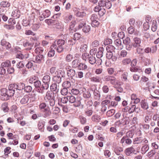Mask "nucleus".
Here are the masks:
<instances>
[{"label": "nucleus", "instance_id": "obj_15", "mask_svg": "<svg viewBox=\"0 0 159 159\" xmlns=\"http://www.w3.org/2000/svg\"><path fill=\"white\" fill-rule=\"evenodd\" d=\"M42 81L44 86H43L44 89H48L49 87V84L50 82V79H46L43 78L42 79Z\"/></svg>", "mask_w": 159, "mask_h": 159}, {"label": "nucleus", "instance_id": "obj_35", "mask_svg": "<svg viewBox=\"0 0 159 159\" xmlns=\"http://www.w3.org/2000/svg\"><path fill=\"white\" fill-rule=\"evenodd\" d=\"M16 67L20 70L24 67V64L23 61H20L17 64Z\"/></svg>", "mask_w": 159, "mask_h": 159}, {"label": "nucleus", "instance_id": "obj_29", "mask_svg": "<svg viewBox=\"0 0 159 159\" xmlns=\"http://www.w3.org/2000/svg\"><path fill=\"white\" fill-rule=\"evenodd\" d=\"M7 89L5 88H2L0 89V96L3 97H6L7 94Z\"/></svg>", "mask_w": 159, "mask_h": 159}, {"label": "nucleus", "instance_id": "obj_36", "mask_svg": "<svg viewBox=\"0 0 159 159\" xmlns=\"http://www.w3.org/2000/svg\"><path fill=\"white\" fill-rule=\"evenodd\" d=\"M1 7H8L10 6V3L6 1H2L0 3V4Z\"/></svg>", "mask_w": 159, "mask_h": 159}, {"label": "nucleus", "instance_id": "obj_25", "mask_svg": "<svg viewBox=\"0 0 159 159\" xmlns=\"http://www.w3.org/2000/svg\"><path fill=\"white\" fill-rule=\"evenodd\" d=\"M79 63V60L78 59H76L73 60L72 62L73 68H78Z\"/></svg>", "mask_w": 159, "mask_h": 159}, {"label": "nucleus", "instance_id": "obj_23", "mask_svg": "<svg viewBox=\"0 0 159 159\" xmlns=\"http://www.w3.org/2000/svg\"><path fill=\"white\" fill-rule=\"evenodd\" d=\"M115 79L116 78L114 76L111 75L105 76L104 78V80L106 81L109 80L114 81Z\"/></svg>", "mask_w": 159, "mask_h": 159}, {"label": "nucleus", "instance_id": "obj_13", "mask_svg": "<svg viewBox=\"0 0 159 159\" xmlns=\"http://www.w3.org/2000/svg\"><path fill=\"white\" fill-rule=\"evenodd\" d=\"M78 69L80 70H88V66L85 64L82 63H79Z\"/></svg>", "mask_w": 159, "mask_h": 159}, {"label": "nucleus", "instance_id": "obj_2", "mask_svg": "<svg viewBox=\"0 0 159 159\" xmlns=\"http://www.w3.org/2000/svg\"><path fill=\"white\" fill-rule=\"evenodd\" d=\"M34 83L35 88L33 92L34 93L33 95L35 100H37L39 99V94L40 93V81H35Z\"/></svg>", "mask_w": 159, "mask_h": 159}, {"label": "nucleus", "instance_id": "obj_16", "mask_svg": "<svg viewBox=\"0 0 159 159\" xmlns=\"http://www.w3.org/2000/svg\"><path fill=\"white\" fill-rule=\"evenodd\" d=\"M140 46V45L137 44V43H135V42H131L130 43V45L127 46V50H130L133 47L134 48H137L139 47Z\"/></svg>", "mask_w": 159, "mask_h": 159}, {"label": "nucleus", "instance_id": "obj_18", "mask_svg": "<svg viewBox=\"0 0 159 159\" xmlns=\"http://www.w3.org/2000/svg\"><path fill=\"white\" fill-rule=\"evenodd\" d=\"M1 109L5 112H8L9 108L8 107V103L6 102L3 103L1 106Z\"/></svg>", "mask_w": 159, "mask_h": 159}, {"label": "nucleus", "instance_id": "obj_46", "mask_svg": "<svg viewBox=\"0 0 159 159\" xmlns=\"http://www.w3.org/2000/svg\"><path fill=\"white\" fill-rule=\"evenodd\" d=\"M134 28L133 26H130L128 29V33L130 34H133L134 31Z\"/></svg>", "mask_w": 159, "mask_h": 159}, {"label": "nucleus", "instance_id": "obj_42", "mask_svg": "<svg viewBox=\"0 0 159 159\" xmlns=\"http://www.w3.org/2000/svg\"><path fill=\"white\" fill-rule=\"evenodd\" d=\"M82 147L81 144H80L77 146V147L75 148V150L76 152L79 153L81 150H82Z\"/></svg>", "mask_w": 159, "mask_h": 159}, {"label": "nucleus", "instance_id": "obj_7", "mask_svg": "<svg viewBox=\"0 0 159 159\" xmlns=\"http://www.w3.org/2000/svg\"><path fill=\"white\" fill-rule=\"evenodd\" d=\"M35 52L37 55L35 57L34 62L39 63H40V47H37L35 50Z\"/></svg>", "mask_w": 159, "mask_h": 159}, {"label": "nucleus", "instance_id": "obj_30", "mask_svg": "<svg viewBox=\"0 0 159 159\" xmlns=\"http://www.w3.org/2000/svg\"><path fill=\"white\" fill-rule=\"evenodd\" d=\"M115 110L114 109L110 110L107 111L106 113V115L108 116H112L115 113Z\"/></svg>", "mask_w": 159, "mask_h": 159}, {"label": "nucleus", "instance_id": "obj_60", "mask_svg": "<svg viewBox=\"0 0 159 159\" xmlns=\"http://www.w3.org/2000/svg\"><path fill=\"white\" fill-rule=\"evenodd\" d=\"M71 92L75 95H77L80 93V91L78 89H73L71 90Z\"/></svg>", "mask_w": 159, "mask_h": 159}, {"label": "nucleus", "instance_id": "obj_58", "mask_svg": "<svg viewBox=\"0 0 159 159\" xmlns=\"http://www.w3.org/2000/svg\"><path fill=\"white\" fill-rule=\"evenodd\" d=\"M73 103V105L74 107H79L81 104L80 100H78L77 98V100H75V102H74Z\"/></svg>", "mask_w": 159, "mask_h": 159}, {"label": "nucleus", "instance_id": "obj_22", "mask_svg": "<svg viewBox=\"0 0 159 159\" xmlns=\"http://www.w3.org/2000/svg\"><path fill=\"white\" fill-rule=\"evenodd\" d=\"M89 54L87 55V56L88 57V58H89V62L91 64H94L96 61L95 57L93 56L89 57Z\"/></svg>", "mask_w": 159, "mask_h": 159}, {"label": "nucleus", "instance_id": "obj_62", "mask_svg": "<svg viewBox=\"0 0 159 159\" xmlns=\"http://www.w3.org/2000/svg\"><path fill=\"white\" fill-rule=\"evenodd\" d=\"M69 98V102L71 103H73L75 102L76 99L75 97L71 96L68 97Z\"/></svg>", "mask_w": 159, "mask_h": 159}, {"label": "nucleus", "instance_id": "obj_34", "mask_svg": "<svg viewBox=\"0 0 159 159\" xmlns=\"http://www.w3.org/2000/svg\"><path fill=\"white\" fill-rule=\"evenodd\" d=\"M129 70L132 72H136L139 71L141 70V69L139 68V67L138 66H136L135 67H130Z\"/></svg>", "mask_w": 159, "mask_h": 159}, {"label": "nucleus", "instance_id": "obj_41", "mask_svg": "<svg viewBox=\"0 0 159 159\" xmlns=\"http://www.w3.org/2000/svg\"><path fill=\"white\" fill-rule=\"evenodd\" d=\"M76 21L75 20H72L70 23L69 27L70 30H72V29L75 27Z\"/></svg>", "mask_w": 159, "mask_h": 159}, {"label": "nucleus", "instance_id": "obj_17", "mask_svg": "<svg viewBox=\"0 0 159 159\" xmlns=\"http://www.w3.org/2000/svg\"><path fill=\"white\" fill-rule=\"evenodd\" d=\"M11 66V61L9 60L2 62L1 64L2 67L8 68Z\"/></svg>", "mask_w": 159, "mask_h": 159}, {"label": "nucleus", "instance_id": "obj_32", "mask_svg": "<svg viewBox=\"0 0 159 159\" xmlns=\"http://www.w3.org/2000/svg\"><path fill=\"white\" fill-rule=\"evenodd\" d=\"M63 87L66 88H69L71 86V84L70 82L68 81H65L63 82L62 84Z\"/></svg>", "mask_w": 159, "mask_h": 159}, {"label": "nucleus", "instance_id": "obj_51", "mask_svg": "<svg viewBox=\"0 0 159 159\" xmlns=\"http://www.w3.org/2000/svg\"><path fill=\"white\" fill-rule=\"evenodd\" d=\"M57 88V84L55 83L54 84H52L50 86L51 89L52 91H55Z\"/></svg>", "mask_w": 159, "mask_h": 159}, {"label": "nucleus", "instance_id": "obj_4", "mask_svg": "<svg viewBox=\"0 0 159 159\" xmlns=\"http://www.w3.org/2000/svg\"><path fill=\"white\" fill-rule=\"evenodd\" d=\"M49 109L48 106H47L45 103H40V112H43L42 115L44 117H47L49 115Z\"/></svg>", "mask_w": 159, "mask_h": 159}, {"label": "nucleus", "instance_id": "obj_1", "mask_svg": "<svg viewBox=\"0 0 159 159\" xmlns=\"http://www.w3.org/2000/svg\"><path fill=\"white\" fill-rule=\"evenodd\" d=\"M35 12H33L31 16L28 18L30 25L33 24L32 29L34 31L37 30L39 28L40 11L39 10H35Z\"/></svg>", "mask_w": 159, "mask_h": 159}, {"label": "nucleus", "instance_id": "obj_54", "mask_svg": "<svg viewBox=\"0 0 159 159\" xmlns=\"http://www.w3.org/2000/svg\"><path fill=\"white\" fill-rule=\"evenodd\" d=\"M61 93L62 95H66L68 93L67 88L63 87V89L61 90Z\"/></svg>", "mask_w": 159, "mask_h": 159}, {"label": "nucleus", "instance_id": "obj_45", "mask_svg": "<svg viewBox=\"0 0 159 159\" xmlns=\"http://www.w3.org/2000/svg\"><path fill=\"white\" fill-rule=\"evenodd\" d=\"M149 149V147L148 145L146 144L142 147L141 150L142 151H144V152H143L144 153H145Z\"/></svg>", "mask_w": 159, "mask_h": 159}, {"label": "nucleus", "instance_id": "obj_39", "mask_svg": "<svg viewBox=\"0 0 159 159\" xmlns=\"http://www.w3.org/2000/svg\"><path fill=\"white\" fill-rule=\"evenodd\" d=\"M83 96L84 98H89L91 97V94L90 92H89L88 89L87 91L83 93Z\"/></svg>", "mask_w": 159, "mask_h": 159}, {"label": "nucleus", "instance_id": "obj_24", "mask_svg": "<svg viewBox=\"0 0 159 159\" xmlns=\"http://www.w3.org/2000/svg\"><path fill=\"white\" fill-rule=\"evenodd\" d=\"M56 74L57 75H59L60 77L62 78L65 77V72L62 70H59L56 72Z\"/></svg>", "mask_w": 159, "mask_h": 159}, {"label": "nucleus", "instance_id": "obj_11", "mask_svg": "<svg viewBox=\"0 0 159 159\" xmlns=\"http://www.w3.org/2000/svg\"><path fill=\"white\" fill-rule=\"evenodd\" d=\"M46 96L47 100L51 101L54 99V93L52 92L48 91L46 92Z\"/></svg>", "mask_w": 159, "mask_h": 159}, {"label": "nucleus", "instance_id": "obj_43", "mask_svg": "<svg viewBox=\"0 0 159 159\" xmlns=\"http://www.w3.org/2000/svg\"><path fill=\"white\" fill-rule=\"evenodd\" d=\"M73 59V55L70 54H68L66 57V61L67 62H70Z\"/></svg>", "mask_w": 159, "mask_h": 159}, {"label": "nucleus", "instance_id": "obj_9", "mask_svg": "<svg viewBox=\"0 0 159 159\" xmlns=\"http://www.w3.org/2000/svg\"><path fill=\"white\" fill-rule=\"evenodd\" d=\"M67 70V74L68 77H72L75 76V70L73 69H70L69 67L66 68Z\"/></svg>", "mask_w": 159, "mask_h": 159}, {"label": "nucleus", "instance_id": "obj_49", "mask_svg": "<svg viewBox=\"0 0 159 159\" xmlns=\"http://www.w3.org/2000/svg\"><path fill=\"white\" fill-rule=\"evenodd\" d=\"M131 60L130 58H126L123 60L122 61V63L124 65H127L129 64L131 62Z\"/></svg>", "mask_w": 159, "mask_h": 159}, {"label": "nucleus", "instance_id": "obj_26", "mask_svg": "<svg viewBox=\"0 0 159 159\" xmlns=\"http://www.w3.org/2000/svg\"><path fill=\"white\" fill-rule=\"evenodd\" d=\"M157 29V21L155 20H154L152 22V30L153 32L156 31Z\"/></svg>", "mask_w": 159, "mask_h": 159}, {"label": "nucleus", "instance_id": "obj_10", "mask_svg": "<svg viewBox=\"0 0 159 159\" xmlns=\"http://www.w3.org/2000/svg\"><path fill=\"white\" fill-rule=\"evenodd\" d=\"M57 20L56 19H47L45 20L44 22L48 25H52L53 26L57 22Z\"/></svg>", "mask_w": 159, "mask_h": 159}, {"label": "nucleus", "instance_id": "obj_47", "mask_svg": "<svg viewBox=\"0 0 159 159\" xmlns=\"http://www.w3.org/2000/svg\"><path fill=\"white\" fill-rule=\"evenodd\" d=\"M57 43L58 46L63 45L65 43V41L64 40L62 39H58L57 41Z\"/></svg>", "mask_w": 159, "mask_h": 159}, {"label": "nucleus", "instance_id": "obj_19", "mask_svg": "<svg viewBox=\"0 0 159 159\" xmlns=\"http://www.w3.org/2000/svg\"><path fill=\"white\" fill-rule=\"evenodd\" d=\"M141 107L145 110H147L148 108V106L147 102L144 100H142L140 102Z\"/></svg>", "mask_w": 159, "mask_h": 159}, {"label": "nucleus", "instance_id": "obj_64", "mask_svg": "<svg viewBox=\"0 0 159 159\" xmlns=\"http://www.w3.org/2000/svg\"><path fill=\"white\" fill-rule=\"evenodd\" d=\"M133 41L135 43H136L137 44L140 45L141 43V39L140 38L137 37H135L133 39Z\"/></svg>", "mask_w": 159, "mask_h": 159}, {"label": "nucleus", "instance_id": "obj_57", "mask_svg": "<svg viewBox=\"0 0 159 159\" xmlns=\"http://www.w3.org/2000/svg\"><path fill=\"white\" fill-rule=\"evenodd\" d=\"M125 120L123 122L124 125H126L127 124H129V117L125 116L124 117Z\"/></svg>", "mask_w": 159, "mask_h": 159}, {"label": "nucleus", "instance_id": "obj_5", "mask_svg": "<svg viewBox=\"0 0 159 159\" xmlns=\"http://www.w3.org/2000/svg\"><path fill=\"white\" fill-rule=\"evenodd\" d=\"M6 93L7 94L6 95V97H1V99L2 100L6 101L9 100L10 98L14 95L15 93V91H13V92H12V91L8 90L7 89Z\"/></svg>", "mask_w": 159, "mask_h": 159}, {"label": "nucleus", "instance_id": "obj_48", "mask_svg": "<svg viewBox=\"0 0 159 159\" xmlns=\"http://www.w3.org/2000/svg\"><path fill=\"white\" fill-rule=\"evenodd\" d=\"M32 90V87L30 86L27 85L25 86L24 91L27 93L30 92Z\"/></svg>", "mask_w": 159, "mask_h": 159}, {"label": "nucleus", "instance_id": "obj_3", "mask_svg": "<svg viewBox=\"0 0 159 159\" xmlns=\"http://www.w3.org/2000/svg\"><path fill=\"white\" fill-rule=\"evenodd\" d=\"M82 29L83 31L85 33H89L91 30L90 26L86 25L85 23L80 22L78 26L76 28L77 30H80Z\"/></svg>", "mask_w": 159, "mask_h": 159}, {"label": "nucleus", "instance_id": "obj_20", "mask_svg": "<svg viewBox=\"0 0 159 159\" xmlns=\"http://www.w3.org/2000/svg\"><path fill=\"white\" fill-rule=\"evenodd\" d=\"M62 78L60 77L59 75H56L53 77V80L56 83L59 84L61 81Z\"/></svg>", "mask_w": 159, "mask_h": 159}, {"label": "nucleus", "instance_id": "obj_50", "mask_svg": "<svg viewBox=\"0 0 159 159\" xmlns=\"http://www.w3.org/2000/svg\"><path fill=\"white\" fill-rule=\"evenodd\" d=\"M22 21V25L23 26H30V22H29L28 20L27 19H23Z\"/></svg>", "mask_w": 159, "mask_h": 159}, {"label": "nucleus", "instance_id": "obj_28", "mask_svg": "<svg viewBox=\"0 0 159 159\" xmlns=\"http://www.w3.org/2000/svg\"><path fill=\"white\" fill-rule=\"evenodd\" d=\"M81 38V35L79 33H75L73 36V39L74 40H79Z\"/></svg>", "mask_w": 159, "mask_h": 159}, {"label": "nucleus", "instance_id": "obj_37", "mask_svg": "<svg viewBox=\"0 0 159 159\" xmlns=\"http://www.w3.org/2000/svg\"><path fill=\"white\" fill-rule=\"evenodd\" d=\"M54 28H56L57 29L59 30H61L62 29V26L61 24H60L58 20L57 21V22L53 26Z\"/></svg>", "mask_w": 159, "mask_h": 159}, {"label": "nucleus", "instance_id": "obj_59", "mask_svg": "<svg viewBox=\"0 0 159 159\" xmlns=\"http://www.w3.org/2000/svg\"><path fill=\"white\" fill-rule=\"evenodd\" d=\"M97 51V49L96 48L92 49L90 51V54L91 55L93 56L95 55Z\"/></svg>", "mask_w": 159, "mask_h": 159}, {"label": "nucleus", "instance_id": "obj_27", "mask_svg": "<svg viewBox=\"0 0 159 159\" xmlns=\"http://www.w3.org/2000/svg\"><path fill=\"white\" fill-rule=\"evenodd\" d=\"M11 147H6L4 150V154L6 155H7V157H8V154L11 152Z\"/></svg>", "mask_w": 159, "mask_h": 159}, {"label": "nucleus", "instance_id": "obj_56", "mask_svg": "<svg viewBox=\"0 0 159 159\" xmlns=\"http://www.w3.org/2000/svg\"><path fill=\"white\" fill-rule=\"evenodd\" d=\"M55 51L54 50L51 49L48 52V55L49 57H53L55 54Z\"/></svg>", "mask_w": 159, "mask_h": 159}, {"label": "nucleus", "instance_id": "obj_14", "mask_svg": "<svg viewBox=\"0 0 159 159\" xmlns=\"http://www.w3.org/2000/svg\"><path fill=\"white\" fill-rule=\"evenodd\" d=\"M104 49L103 47H100L99 48L98 52L96 55L97 58H100L103 56Z\"/></svg>", "mask_w": 159, "mask_h": 159}, {"label": "nucleus", "instance_id": "obj_52", "mask_svg": "<svg viewBox=\"0 0 159 159\" xmlns=\"http://www.w3.org/2000/svg\"><path fill=\"white\" fill-rule=\"evenodd\" d=\"M56 50L58 53H61L64 50V48L62 46H58V47H57L56 48Z\"/></svg>", "mask_w": 159, "mask_h": 159}, {"label": "nucleus", "instance_id": "obj_61", "mask_svg": "<svg viewBox=\"0 0 159 159\" xmlns=\"http://www.w3.org/2000/svg\"><path fill=\"white\" fill-rule=\"evenodd\" d=\"M118 37L120 39H123L125 37V34L123 32H119L118 34Z\"/></svg>", "mask_w": 159, "mask_h": 159}, {"label": "nucleus", "instance_id": "obj_53", "mask_svg": "<svg viewBox=\"0 0 159 159\" xmlns=\"http://www.w3.org/2000/svg\"><path fill=\"white\" fill-rule=\"evenodd\" d=\"M81 123L82 124H84L86 122V119L85 117L82 116H79Z\"/></svg>", "mask_w": 159, "mask_h": 159}, {"label": "nucleus", "instance_id": "obj_33", "mask_svg": "<svg viewBox=\"0 0 159 159\" xmlns=\"http://www.w3.org/2000/svg\"><path fill=\"white\" fill-rule=\"evenodd\" d=\"M86 13L84 12H80L77 11L75 12V15L77 17H83L85 15Z\"/></svg>", "mask_w": 159, "mask_h": 159}, {"label": "nucleus", "instance_id": "obj_40", "mask_svg": "<svg viewBox=\"0 0 159 159\" xmlns=\"http://www.w3.org/2000/svg\"><path fill=\"white\" fill-rule=\"evenodd\" d=\"M105 12L106 11L105 9L103 8H101V7L99 10L98 14L100 16H102L104 15Z\"/></svg>", "mask_w": 159, "mask_h": 159}, {"label": "nucleus", "instance_id": "obj_6", "mask_svg": "<svg viewBox=\"0 0 159 159\" xmlns=\"http://www.w3.org/2000/svg\"><path fill=\"white\" fill-rule=\"evenodd\" d=\"M51 14L50 11L48 10L44 11L40 16V21L43 20L44 19L48 17Z\"/></svg>", "mask_w": 159, "mask_h": 159}, {"label": "nucleus", "instance_id": "obj_21", "mask_svg": "<svg viewBox=\"0 0 159 159\" xmlns=\"http://www.w3.org/2000/svg\"><path fill=\"white\" fill-rule=\"evenodd\" d=\"M130 42V38L128 37H126V38L124 39H123V43L126 45V49L127 46L130 45V43H131Z\"/></svg>", "mask_w": 159, "mask_h": 159}, {"label": "nucleus", "instance_id": "obj_12", "mask_svg": "<svg viewBox=\"0 0 159 159\" xmlns=\"http://www.w3.org/2000/svg\"><path fill=\"white\" fill-rule=\"evenodd\" d=\"M30 98V97L29 95H26L20 101V103L22 104L27 103Z\"/></svg>", "mask_w": 159, "mask_h": 159}, {"label": "nucleus", "instance_id": "obj_8", "mask_svg": "<svg viewBox=\"0 0 159 159\" xmlns=\"http://www.w3.org/2000/svg\"><path fill=\"white\" fill-rule=\"evenodd\" d=\"M92 91L93 92L94 95V98L97 100H99L101 96L99 91L97 90L96 88L94 90L92 89Z\"/></svg>", "mask_w": 159, "mask_h": 159}, {"label": "nucleus", "instance_id": "obj_55", "mask_svg": "<svg viewBox=\"0 0 159 159\" xmlns=\"http://www.w3.org/2000/svg\"><path fill=\"white\" fill-rule=\"evenodd\" d=\"M112 6V4L111 2H105V4L104 5V7H106L108 9H110Z\"/></svg>", "mask_w": 159, "mask_h": 159}, {"label": "nucleus", "instance_id": "obj_63", "mask_svg": "<svg viewBox=\"0 0 159 159\" xmlns=\"http://www.w3.org/2000/svg\"><path fill=\"white\" fill-rule=\"evenodd\" d=\"M143 28H144V31H147L149 28V23H144L143 25Z\"/></svg>", "mask_w": 159, "mask_h": 159}, {"label": "nucleus", "instance_id": "obj_38", "mask_svg": "<svg viewBox=\"0 0 159 159\" xmlns=\"http://www.w3.org/2000/svg\"><path fill=\"white\" fill-rule=\"evenodd\" d=\"M112 41L111 39L107 38L104 39L103 41V44L105 45H107L108 44H112Z\"/></svg>", "mask_w": 159, "mask_h": 159}, {"label": "nucleus", "instance_id": "obj_44", "mask_svg": "<svg viewBox=\"0 0 159 159\" xmlns=\"http://www.w3.org/2000/svg\"><path fill=\"white\" fill-rule=\"evenodd\" d=\"M25 85H26L25 84L21 82H20L19 84L18 83V86L19 88L18 90H20L23 89H24Z\"/></svg>", "mask_w": 159, "mask_h": 159}, {"label": "nucleus", "instance_id": "obj_31", "mask_svg": "<svg viewBox=\"0 0 159 159\" xmlns=\"http://www.w3.org/2000/svg\"><path fill=\"white\" fill-rule=\"evenodd\" d=\"M135 151V150L132 147L126 148L125 150V151L131 153H133L134 154H136L137 152H134Z\"/></svg>", "mask_w": 159, "mask_h": 159}]
</instances>
